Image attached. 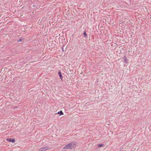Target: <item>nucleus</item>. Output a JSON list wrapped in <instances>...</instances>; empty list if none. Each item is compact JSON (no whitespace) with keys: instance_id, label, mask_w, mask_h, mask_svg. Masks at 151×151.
<instances>
[{"instance_id":"obj_1","label":"nucleus","mask_w":151,"mask_h":151,"mask_svg":"<svg viewBox=\"0 0 151 151\" xmlns=\"http://www.w3.org/2000/svg\"><path fill=\"white\" fill-rule=\"evenodd\" d=\"M70 149L74 148L76 145V143L75 142H72L69 143Z\"/></svg>"},{"instance_id":"obj_2","label":"nucleus","mask_w":151,"mask_h":151,"mask_svg":"<svg viewBox=\"0 0 151 151\" xmlns=\"http://www.w3.org/2000/svg\"><path fill=\"white\" fill-rule=\"evenodd\" d=\"M49 148V147L46 146L45 147H42L40 148L38 151H45L46 150H47Z\"/></svg>"},{"instance_id":"obj_3","label":"nucleus","mask_w":151,"mask_h":151,"mask_svg":"<svg viewBox=\"0 0 151 151\" xmlns=\"http://www.w3.org/2000/svg\"><path fill=\"white\" fill-rule=\"evenodd\" d=\"M6 140L9 142L12 143H14L15 142V140L14 139L8 138L6 139Z\"/></svg>"},{"instance_id":"obj_4","label":"nucleus","mask_w":151,"mask_h":151,"mask_svg":"<svg viewBox=\"0 0 151 151\" xmlns=\"http://www.w3.org/2000/svg\"><path fill=\"white\" fill-rule=\"evenodd\" d=\"M70 146L69 144H68L66 145H65L64 147H63V149H70Z\"/></svg>"},{"instance_id":"obj_5","label":"nucleus","mask_w":151,"mask_h":151,"mask_svg":"<svg viewBox=\"0 0 151 151\" xmlns=\"http://www.w3.org/2000/svg\"><path fill=\"white\" fill-rule=\"evenodd\" d=\"M58 74L59 75V76H60V78L62 79V75H61V72L59 71L58 72Z\"/></svg>"},{"instance_id":"obj_6","label":"nucleus","mask_w":151,"mask_h":151,"mask_svg":"<svg viewBox=\"0 0 151 151\" xmlns=\"http://www.w3.org/2000/svg\"><path fill=\"white\" fill-rule=\"evenodd\" d=\"M124 62L126 63H128V60L127 59L126 57H124Z\"/></svg>"},{"instance_id":"obj_7","label":"nucleus","mask_w":151,"mask_h":151,"mask_svg":"<svg viewBox=\"0 0 151 151\" xmlns=\"http://www.w3.org/2000/svg\"><path fill=\"white\" fill-rule=\"evenodd\" d=\"M58 114H59L60 115H63V112L61 111H60L58 112Z\"/></svg>"},{"instance_id":"obj_8","label":"nucleus","mask_w":151,"mask_h":151,"mask_svg":"<svg viewBox=\"0 0 151 151\" xmlns=\"http://www.w3.org/2000/svg\"><path fill=\"white\" fill-rule=\"evenodd\" d=\"M83 34L84 35L85 37H87V34H86V32L85 31L83 33Z\"/></svg>"},{"instance_id":"obj_9","label":"nucleus","mask_w":151,"mask_h":151,"mask_svg":"<svg viewBox=\"0 0 151 151\" xmlns=\"http://www.w3.org/2000/svg\"><path fill=\"white\" fill-rule=\"evenodd\" d=\"M103 146V144H99L98 145V147H102V146Z\"/></svg>"},{"instance_id":"obj_10","label":"nucleus","mask_w":151,"mask_h":151,"mask_svg":"<svg viewBox=\"0 0 151 151\" xmlns=\"http://www.w3.org/2000/svg\"><path fill=\"white\" fill-rule=\"evenodd\" d=\"M17 41V42H20V41H22V40H21V39H19V40H18Z\"/></svg>"},{"instance_id":"obj_11","label":"nucleus","mask_w":151,"mask_h":151,"mask_svg":"<svg viewBox=\"0 0 151 151\" xmlns=\"http://www.w3.org/2000/svg\"><path fill=\"white\" fill-rule=\"evenodd\" d=\"M32 6H33V7H36V5H32Z\"/></svg>"}]
</instances>
